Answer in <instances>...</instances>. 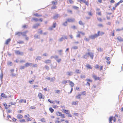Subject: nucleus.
Returning a JSON list of instances; mask_svg holds the SVG:
<instances>
[{"label": "nucleus", "mask_w": 123, "mask_h": 123, "mask_svg": "<svg viewBox=\"0 0 123 123\" xmlns=\"http://www.w3.org/2000/svg\"><path fill=\"white\" fill-rule=\"evenodd\" d=\"M120 4V3L119 2L117 3L115 5V7H117V6H118Z\"/></svg>", "instance_id": "obj_64"}, {"label": "nucleus", "mask_w": 123, "mask_h": 123, "mask_svg": "<svg viewBox=\"0 0 123 123\" xmlns=\"http://www.w3.org/2000/svg\"><path fill=\"white\" fill-rule=\"evenodd\" d=\"M97 19L100 22L102 21V19L101 18H97Z\"/></svg>", "instance_id": "obj_53"}, {"label": "nucleus", "mask_w": 123, "mask_h": 123, "mask_svg": "<svg viewBox=\"0 0 123 123\" xmlns=\"http://www.w3.org/2000/svg\"><path fill=\"white\" fill-rule=\"evenodd\" d=\"M25 66H20V69H24L25 68Z\"/></svg>", "instance_id": "obj_45"}, {"label": "nucleus", "mask_w": 123, "mask_h": 123, "mask_svg": "<svg viewBox=\"0 0 123 123\" xmlns=\"http://www.w3.org/2000/svg\"><path fill=\"white\" fill-rule=\"evenodd\" d=\"M21 33L22 32H17L15 33V35H18V36H20L21 35Z\"/></svg>", "instance_id": "obj_15"}, {"label": "nucleus", "mask_w": 123, "mask_h": 123, "mask_svg": "<svg viewBox=\"0 0 123 123\" xmlns=\"http://www.w3.org/2000/svg\"><path fill=\"white\" fill-rule=\"evenodd\" d=\"M64 39H68L67 36H64L63 37H62L61 38H60L58 40L59 42L62 41Z\"/></svg>", "instance_id": "obj_3"}, {"label": "nucleus", "mask_w": 123, "mask_h": 123, "mask_svg": "<svg viewBox=\"0 0 123 123\" xmlns=\"http://www.w3.org/2000/svg\"><path fill=\"white\" fill-rule=\"evenodd\" d=\"M21 35L23 36H26V35L25 34V33H24V32H22Z\"/></svg>", "instance_id": "obj_39"}, {"label": "nucleus", "mask_w": 123, "mask_h": 123, "mask_svg": "<svg viewBox=\"0 0 123 123\" xmlns=\"http://www.w3.org/2000/svg\"><path fill=\"white\" fill-rule=\"evenodd\" d=\"M98 37V35H97V34H95L94 35L89 36V37L90 39H93Z\"/></svg>", "instance_id": "obj_2"}, {"label": "nucleus", "mask_w": 123, "mask_h": 123, "mask_svg": "<svg viewBox=\"0 0 123 123\" xmlns=\"http://www.w3.org/2000/svg\"><path fill=\"white\" fill-rule=\"evenodd\" d=\"M62 114V113L61 112L59 111L57 112L56 113L57 115L59 116H60Z\"/></svg>", "instance_id": "obj_25"}, {"label": "nucleus", "mask_w": 123, "mask_h": 123, "mask_svg": "<svg viewBox=\"0 0 123 123\" xmlns=\"http://www.w3.org/2000/svg\"><path fill=\"white\" fill-rule=\"evenodd\" d=\"M73 8H74L76 9H78L79 8L78 7L76 6H74Z\"/></svg>", "instance_id": "obj_61"}, {"label": "nucleus", "mask_w": 123, "mask_h": 123, "mask_svg": "<svg viewBox=\"0 0 123 123\" xmlns=\"http://www.w3.org/2000/svg\"><path fill=\"white\" fill-rule=\"evenodd\" d=\"M34 21L35 22H36L38 21L39 20V19L37 18H33L31 19V21Z\"/></svg>", "instance_id": "obj_19"}, {"label": "nucleus", "mask_w": 123, "mask_h": 123, "mask_svg": "<svg viewBox=\"0 0 123 123\" xmlns=\"http://www.w3.org/2000/svg\"><path fill=\"white\" fill-rule=\"evenodd\" d=\"M15 53L17 55H23L24 54L23 52L20 51L19 50H18L15 51Z\"/></svg>", "instance_id": "obj_1"}, {"label": "nucleus", "mask_w": 123, "mask_h": 123, "mask_svg": "<svg viewBox=\"0 0 123 123\" xmlns=\"http://www.w3.org/2000/svg\"><path fill=\"white\" fill-rule=\"evenodd\" d=\"M88 55L87 53H86L85 55H83V58L85 59H86L88 57Z\"/></svg>", "instance_id": "obj_14"}, {"label": "nucleus", "mask_w": 123, "mask_h": 123, "mask_svg": "<svg viewBox=\"0 0 123 123\" xmlns=\"http://www.w3.org/2000/svg\"><path fill=\"white\" fill-rule=\"evenodd\" d=\"M77 103V101H74L72 102V105H76Z\"/></svg>", "instance_id": "obj_38"}, {"label": "nucleus", "mask_w": 123, "mask_h": 123, "mask_svg": "<svg viewBox=\"0 0 123 123\" xmlns=\"http://www.w3.org/2000/svg\"><path fill=\"white\" fill-rule=\"evenodd\" d=\"M85 77L86 76L84 74H81L80 76V78L81 79L85 78Z\"/></svg>", "instance_id": "obj_31"}, {"label": "nucleus", "mask_w": 123, "mask_h": 123, "mask_svg": "<svg viewBox=\"0 0 123 123\" xmlns=\"http://www.w3.org/2000/svg\"><path fill=\"white\" fill-rule=\"evenodd\" d=\"M17 117L18 119H21L22 118L23 116L21 114H18L17 115Z\"/></svg>", "instance_id": "obj_22"}, {"label": "nucleus", "mask_w": 123, "mask_h": 123, "mask_svg": "<svg viewBox=\"0 0 123 123\" xmlns=\"http://www.w3.org/2000/svg\"><path fill=\"white\" fill-rule=\"evenodd\" d=\"M99 68V66L97 64L95 66V68Z\"/></svg>", "instance_id": "obj_56"}, {"label": "nucleus", "mask_w": 123, "mask_h": 123, "mask_svg": "<svg viewBox=\"0 0 123 123\" xmlns=\"http://www.w3.org/2000/svg\"><path fill=\"white\" fill-rule=\"evenodd\" d=\"M87 54L88 55L90 56L91 58L92 59L94 57L93 53L91 52H88Z\"/></svg>", "instance_id": "obj_4"}, {"label": "nucleus", "mask_w": 123, "mask_h": 123, "mask_svg": "<svg viewBox=\"0 0 123 123\" xmlns=\"http://www.w3.org/2000/svg\"><path fill=\"white\" fill-rule=\"evenodd\" d=\"M61 91L59 90H57L56 91V93H60Z\"/></svg>", "instance_id": "obj_51"}, {"label": "nucleus", "mask_w": 123, "mask_h": 123, "mask_svg": "<svg viewBox=\"0 0 123 123\" xmlns=\"http://www.w3.org/2000/svg\"><path fill=\"white\" fill-rule=\"evenodd\" d=\"M84 40L88 42L89 41L90 39L89 38H87L86 37H85L84 38Z\"/></svg>", "instance_id": "obj_47"}, {"label": "nucleus", "mask_w": 123, "mask_h": 123, "mask_svg": "<svg viewBox=\"0 0 123 123\" xmlns=\"http://www.w3.org/2000/svg\"><path fill=\"white\" fill-rule=\"evenodd\" d=\"M79 24L81 25H83V24L82 23V22L81 21H80L79 22Z\"/></svg>", "instance_id": "obj_57"}, {"label": "nucleus", "mask_w": 123, "mask_h": 123, "mask_svg": "<svg viewBox=\"0 0 123 123\" xmlns=\"http://www.w3.org/2000/svg\"><path fill=\"white\" fill-rule=\"evenodd\" d=\"M59 58V56L58 55H55V56L54 59L56 60Z\"/></svg>", "instance_id": "obj_40"}, {"label": "nucleus", "mask_w": 123, "mask_h": 123, "mask_svg": "<svg viewBox=\"0 0 123 123\" xmlns=\"http://www.w3.org/2000/svg\"><path fill=\"white\" fill-rule=\"evenodd\" d=\"M67 22H74L75 21V19L74 18H68L67 19Z\"/></svg>", "instance_id": "obj_6"}, {"label": "nucleus", "mask_w": 123, "mask_h": 123, "mask_svg": "<svg viewBox=\"0 0 123 123\" xmlns=\"http://www.w3.org/2000/svg\"><path fill=\"white\" fill-rule=\"evenodd\" d=\"M98 26L100 27H103V25L101 24H98Z\"/></svg>", "instance_id": "obj_41"}, {"label": "nucleus", "mask_w": 123, "mask_h": 123, "mask_svg": "<svg viewBox=\"0 0 123 123\" xmlns=\"http://www.w3.org/2000/svg\"><path fill=\"white\" fill-rule=\"evenodd\" d=\"M86 93V91H83L82 92L81 94L83 95H85Z\"/></svg>", "instance_id": "obj_58"}, {"label": "nucleus", "mask_w": 123, "mask_h": 123, "mask_svg": "<svg viewBox=\"0 0 123 123\" xmlns=\"http://www.w3.org/2000/svg\"><path fill=\"white\" fill-rule=\"evenodd\" d=\"M32 65V63H29L28 62L26 63L25 64V66L26 67H27L29 66H31Z\"/></svg>", "instance_id": "obj_8"}, {"label": "nucleus", "mask_w": 123, "mask_h": 123, "mask_svg": "<svg viewBox=\"0 0 123 123\" xmlns=\"http://www.w3.org/2000/svg\"><path fill=\"white\" fill-rule=\"evenodd\" d=\"M3 74L2 73V72H1L0 75V78L1 79V80H2L3 78Z\"/></svg>", "instance_id": "obj_49"}, {"label": "nucleus", "mask_w": 123, "mask_h": 123, "mask_svg": "<svg viewBox=\"0 0 123 123\" xmlns=\"http://www.w3.org/2000/svg\"><path fill=\"white\" fill-rule=\"evenodd\" d=\"M81 94H78V95L76 96V98L78 99H81Z\"/></svg>", "instance_id": "obj_20"}, {"label": "nucleus", "mask_w": 123, "mask_h": 123, "mask_svg": "<svg viewBox=\"0 0 123 123\" xmlns=\"http://www.w3.org/2000/svg\"><path fill=\"white\" fill-rule=\"evenodd\" d=\"M96 85H94L92 86V89H93L94 90H95V88H96Z\"/></svg>", "instance_id": "obj_37"}, {"label": "nucleus", "mask_w": 123, "mask_h": 123, "mask_svg": "<svg viewBox=\"0 0 123 123\" xmlns=\"http://www.w3.org/2000/svg\"><path fill=\"white\" fill-rule=\"evenodd\" d=\"M63 111L67 114H69L70 113L69 110L65 109H63Z\"/></svg>", "instance_id": "obj_11"}, {"label": "nucleus", "mask_w": 123, "mask_h": 123, "mask_svg": "<svg viewBox=\"0 0 123 123\" xmlns=\"http://www.w3.org/2000/svg\"><path fill=\"white\" fill-rule=\"evenodd\" d=\"M16 75V74H14L13 73H12L11 74V76H12L13 77H14Z\"/></svg>", "instance_id": "obj_48"}, {"label": "nucleus", "mask_w": 123, "mask_h": 123, "mask_svg": "<svg viewBox=\"0 0 123 123\" xmlns=\"http://www.w3.org/2000/svg\"><path fill=\"white\" fill-rule=\"evenodd\" d=\"M11 40V39L9 38L7 39L5 43L6 44H8L9 43L10 41Z\"/></svg>", "instance_id": "obj_18"}, {"label": "nucleus", "mask_w": 123, "mask_h": 123, "mask_svg": "<svg viewBox=\"0 0 123 123\" xmlns=\"http://www.w3.org/2000/svg\"><path fill=\"white\" fill-rule=\"evenodd\" d=\"M57 2H55L54 1H53L52 2V3L54 5H56L57 4Z\"/></svg>", "instance_id": "obj_59"}, {"label": "nucleus", "mask_w": 123, "mask_h": 123, "mask_svg": "<svg viewBox=\"0 0 123 123\" xmlns=\"http://www.w3.org/2000/svg\"><path fill=\"white\" fill-rule=\"evenodd\" d=\"M33 15L37 17H41L42 16V15H38L37 13L34 14Z\"/></svg>", "instance_id": "obj_28"}, {"label": "nucleus", "mask_w": 123, "mask_h": 123, "mask_svg": "<svg viewBox=\"0 0 123 123\" xmlns=\"http://www.w3.org/2000/svg\"><path fill=\"white\" fill-rule=\"evenodd\" d=\"M67 21H65V22H64L63 23L62 25L65 26H66L67 25Z\"/></svg>", "instance_id": "obj_36"}, {"label": "nucleus", "mask_w": 123, "mask_h": 123, "mask_svg": "<svg viewBox=\"0 0 123 123\" xmlns=\"http://www.w3.org/2000/svg\"><path fill=\"white\" fill-rule=\"evenodd\" d=\"M97 50L98 51H100L101 52L103 50L101 48H98Z\"/></svg>", "instance_id": "obj_54"}, {"label": "nucleus", "mask_w": 123, "mask_h": 123, "mask_svg": "<svg viewBox=\"0 0 123 123\" xmlns=\"http://www.w3.org/2000/svg\"><path fill=\"white\" fill-rule=\"evenodd\" d=\"M38 97H39L40 99L41 98L43 99L44 98V96L42 95V94L41 93H39L38 95Z\"/></svg>", "instance_id": "obj_5"}, {"label": "nucleus", "mask_w": 123, "mask_h": 123, "mask_svg": "<svg viewBox=\"0 0 123 123\" xmlns=\"http://www.w3.org/2000/svg\"><path fill=\"white\" fill-rule=\"evenodd\" d=\"M49 110L50 112L52 113L54 111V110L51 107H50L49 109Z\"/></svg>", "instance_id": "obj_29"}, {"label": "nucleus", "mask_w": 123, "mask_h": 123, "mask_svg": "<svg viewBox=\"0 0 123 123\" xmlns=\"http://www.w3.org/2000/svg\"><path fill=\"white\" fill-rule=\"evenodd\" d=\"M113 118L112 116L111 117L109 118V120L110 122H111Z\"/></svg>", "instance_id": "obj_35"}, {"label": "nucleus", "mask_w": 123, "mask_h": 123, "mask_svg": "<svg viewBox=\"0 0 123 123\" xmlns=\"http://www.w3.org/2000/svg\"><path fill=\"white\" fill-rule=\"evenodd\" d=\"M67 73L68 74V75L69 76H71L72 75V72H67Z\"/></svg>", "instance_id": "obj_32"}, {"label": "nucleus", "mask_w": 123, "mask_h": 123, "mask_svg": "<svg viewBox=\"0 0 123 123\" xmlns=\"http://www.w3.org/2000/svg\"><path fill=\"white\" fill-rule=\"evenodd\" d=\"M67 83V81L66 80H64L62 81V83L63 84H66Z\"/></svg>", "instance_id": "obj_46"}, {"label": "nucleus", "mask_w": 123, "mask_h": 123, "mask_svg": "<svg viewBox=\"0 0 123 123\" xmlns=\"http://www.w3.org/2000/svg\"><path fill=\"white\" fill-rule=\"evenodd\" d=\"M19 121H20V122H25V120L24 119H22L20 120H19Z\"/></svg>", "instance_id": "obj_60"}, {"label": "nucleus", "mask_w": 123, "mask_h": 123, "mask_svg": "<svg viewBox=\"0 0 123 123\" xmlns=\"http://www.w3.org/2000/svg\"><path fill=\"white\" fill-rule=\"evenodd\" d=\"M105 59L107 61H109L110 60V58L109 57H105Z\"/></svg>", "instance_id": "obj_42"}, {"label": "nucleus", "mask_w": 123, "mask_h": 123, "mask_svg": "<svg viewBox=\"0 0 123 123\" xmlns=\"http://www.w3.org/2000/svg\"><path fill=\"white\" fill-rule=\"evenodd\" d=\"M55 79V78L54 77H53L51 79H50V82L54 81Z\"/></svg>", "instance_id": "obj_43"}, {"label": "nucleus", "mask_w": 123, "mask_h": 123, "mask_svg": "<svg viewBox=\"0 0 123 123\" xmlns=\"http://www.w3.org/2000/svg\"><path fill=\"white\" fill-rule=\"evenodd\" d=\"M62 51H63V50H58V51L59 53V54L60 55H62L61 53L62 52Z\"/></svg>", "instance_id": "obj_34"}, {"label": "nucleus", "mask_w": 123, "mask_h": 123, "mask_svg": "<svg viewBox=\"0 0 123 123\" xmlns=\"http://www.w3.org/2000/svg\"><path fill=\"white\" fill-rule=\"evenodd\" d=\"M70 81V85L71 87H72L74 86V83L72 81Z\"/></svg>", "instance_id": "obj_24"}, {"label": "nucleus", "mask_w": 123, "mask_h": 123, "mask_svg": "<svg viewBox=\"0 0 123 123\" xmlns=\"http://www.w3.org/2000/svg\"><path fill=\"white\" fill-rule=\"evenodd\" d=\"M86 80L90 82H92V80L89 79H86Z\"/></svg>", "instance_id": "obj_62"}, {"label": "nucleus", "mask_w": 123, "mask_h": 123, "mask_svg": "<svg viewBox=\"0 0 123 123\" xmlns=\"http://www.w3.org/2000/svg\"><path fill=\"white\" fill-rule=\"evenodd\" d=\"M60 116H61L62 117V118H64L65 117V115L64 114H62V113L61 114V115Z\"/></svg>", "instance_id": "obj_55"}, {"label": "nucleus", "mask_w": 123, "mask_h": 123, "mask_svg": "<svg viewBox=\"0 0 123 123\" xmlns=\"http://www.w3.org/2000/svg\"><path fill=\"white\" fill-rule=\"evenodd\" d=\"M44 68H46L48 71L49 69V66L46 65L44 67Z\"/></svg>", "instance_id": "obj_30"}, {"label": "nucleus", "mask_w": 123, "mask_h": 123, "mask_svg": "<svg viewBox=\"0 0 123 123\" xmlns=\"http://www.w3.org/2000/svg\"><path fill=\"white\" fill-rule=\"evenodd\" d=\"M44 62L46 63H50L51 62V61L50 60H45Z\"/></svg>", "instance_id": "obj_17"}, {"label": "nucleus", "mask_w": 123, "mask_h": 123, "mask_svg": "<svg viewBox=\"0 0 123 123\" xmlns=\"http://www.w3.org/2000/svg\"><path fill=\"white\" fill-rule=\"evenodd\" d=\"M39 25L40 24L39 23H37L33 25V27L34 28H37L39 26Z\"/></svg>", "instance_id": "obj_10"}, {"label": "nucleus", "mask_w": 123, "mask_h": 123, "mask_svg": "<svg viewBox=\"0 0 123 123\" xmlns=\"http://www.w3.org/2000/svg\"><path fill=\"white\" fill-rule=\"evenodd\" d=\"M104 34V32H100V31H99L98 32L97 35H98V36H102Z\"/></svg>", "instance_id": "obj_9"}, {"label": "nucleus", "mask_w": 123, "mask_h": 123, "mask_svg": "<svg viewBox=\"0 0 123 123\" xmlns=\"http://www.w3.org/2000/svg\"><path fill=\"white\" fill-rule=\"evenodd\" d=\"M42 59V57L41 56H37L35 59V60H41Z\"/></svg>", "instance_id": "obj_21"}, {"label": "nucleus", "mask_w": 123, "mask_h": 123, "mask_svg": "<svg viewBox=\"0 0 123 123\" xmlns=\"http://www.w3.org/2000/svg\"><path fill=\"white\" fill-rule=\"evenodd\" d=\"M56 61L57 62H58V63H59L61 61V58H60L58 59H57Z\"/></svg>", "instance_id": "obj_50"}, {"label": "nucleus", "mask_w": 123, "mask_h": 123, "mask_svg": "<svg viewBox=\"0 0 123 123\" xmlns=\"http://www.w3.org/2000/svg\"><path fill=\"white\" fill-rule=\"evenodd\" d=\"M41 121L42 122H45V120L44 118H42L41 119Z\"/></svg>", "instance_id": "obj_52"}, {"label": "nucleus", "mask_w": 123, "mask_h": 123, "mask_svg": "<svg viewBox=\"0 0 123 123\" xmlns=\"http://www.w3.org/2000/svg\"><path fill=\"white\" fill-rule=\"evenodd\" d=\"M117 39L119 42L123 41V39L121 38V37H118L117 38Z\"/></svg>", "instance_id": "obj_13"}, {"label": "nucleus", "mask_w": 123, "mask_h": 123, "mask_svg": "<svg viewBox=\"0 0 123 123\" xmlns=\"http://www.w3.org/2000/svg\"><path fill=\"white\" fill-rule=\"evenodd\" d=\"M75 72L77 74H80L81 73V71L78 69H76L75 70Z\"/></svg>", "instance_id": "obj_27"}, {"label": "nucleus", "mask_w": 123, "mask_h": 123, "mask_svg": "<svg viewBox=\"0 0 123 123\" xmlns=\"http://www.w3.org/2000/svg\"><path fill=\"white\" fill-rule=\"evenodd\" d=\"M86 67L87 68L89 69H92V67L89 64H87L86 65Z\"/></svg>", "instance_id": "obj_23"}, {"label": "nucleus", "mask_w": 123, "mask_h": 123, "mask_svg": "<svg viewBox=\"0 0 123 123\" xmlns=\"http://www.w3.org/2000/svg\"><path fill=\"white\" fill-rule=\"evenodd\" d=\"M34 36L35 38H39L38 36L36 34H35Z\"/></svg>", "instance_id": "obj_63"}, {"label": "nucleus", "mask_w": 123, "mask_h": 123, "mask_svg": "<svg viewBox=\"0 0 123 123\" xmlns=\"http://www.w3.org/2000/svg\"><path fill=\"white\" fill-rule=\"evenodd\" d=\"M56 23H53V25L52 26V27L53 28H55V27L56 26Z\"/></svg>", "instance_id": "obj_44"}, {"label": "nucleus", "mask_w": 123, "mask_h": 123, "mask_svg": "<svg viewBox=\"0 0 123 123\" xmlns=\"http://www.w3.org/2000/svg\"><path fill=\"white\" fill-rule=\"evenodd\" d=\"M78 49V47L76 46H73L71 48V49Z\"/></svg>", "instance_id": "obj_26"}, {"label": "nucleus", "mask_w": 123, "mask_h": 123, "mask_svg": "<svg viewBox=\"0 0 123 123\" xmlns=\"http://www.w3.org/2000/svg\"><path fill=\"white\" fill-rule=\"evenodd\" d=\"M60 16V15L59 14H56L54 15L53 17L54 19H56Z\"/></svg>", "instance_id": "obj_12"}, {"label": "nucleus", "mask_w": 123, "mask_h": 123, "mask_svg": "<svg viewBox=\"0 0 123 123\" xmlns=\"http://www.w3.org/2000/svg\"><path fill=\"white\" fill-rule=\"evenodd\" d=\"M79 33L80 34H81L83 35H85V33H84L80 31H78L77 33Z\"/></svg>", "instance_id": "obj_33"}, {"label": "nucleus", "mask_w": 123, "mask_h": 123, "mask_svg": "<svg viewBox=\"0 0 123 123\" xmlns=\"http://www.w3.org/2000/svg\"><path fill=\"white\" fill-rule=\"evenodd\" d=\"M92 76L95 80H101L100 78V77H97L96 76L94 75H93Z\"/></svg>", "instance_id": "obj_7"}, {"label": "nucleus", "mask_w": 123, "mask_h": 123, "mask_svg": "<svg viewBox=\"0 0 123 123\" xmlns=\"http://www.w3.org/2000/svg\"><path fill=\"white\" fill-rule=\"evenodd\" d=\"M5 94L3 93H2L1 94V97H3L4 98H7V96L6 95H5Z\"/></svg>", "instance_id": "obj_16"}]
</instances>
